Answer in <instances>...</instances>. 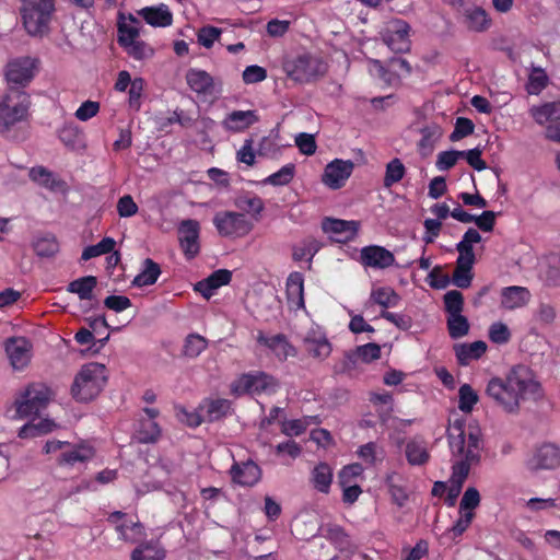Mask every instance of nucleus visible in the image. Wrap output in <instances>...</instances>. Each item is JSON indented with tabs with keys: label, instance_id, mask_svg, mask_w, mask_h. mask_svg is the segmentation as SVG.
Segmentation results:
<instances>
[{
	"label": "nucleus",
	"instance_id": "1",
	"mask_svg": "<svg viewBox=\"0 0 560 560\" xmlns=\"http://www.w3.org/2000/svg\"><path fill=\"white\" fill-rule=\"evenodd\" d=\"M486 394L506 413H517L521 404L540 396V384L532 372L522 365L513 368L504 377H492Z\"/></svg>",
	"mask_w": 560,
	"mask_h": 560
},
{
	"label": "nucleus",
	"instance_id": "2",
	"mask_svg": "<svg viewBox=\"0 0 560 560\" xmlns=\"http://www.w3.org/2000/svg\"><path fill=\"white\" fill-rule=\"evenodd\" d=\"M94 490L93 482L88 479H68L52 475L33 490L30 506L34 512H52L72 495Z\"/></svg>",
	"mask_w": 560,
	"mask_h": 560
},
{
	"label": "nucleus",
	"instance_id": "3",
	"mask_svg": "<svg viewBox=\"0 0 560 560\" xmlns=\"http://www.w3.org/2000/svg\"><path fill=\"white\" fill-rule=\"evenodd\" d=\"M447 440L453 466H466L470 471L472 465L480 462L483 450L481 430L477 424H467L463 418H454L447 428Z\"/></svg>",
	"mask_w": 560,
	"mask_h": 560
},
{
	"label": "nucleus",
	"instance_id": "4",
	"mask_svg": "<svg viewBox=\"0 0 560 560\" xmlns=\"http://www.w3.org/2000/svg\"><path fill=\"white\" fill-rule=\"evenodd\" d=\"M43 453L56 455V462L61 467L75 468L88 465L95 457L96 450L88 440L69 442L51 439L45 442Z\"/></svg>",
	"mask_w": 560,
	"mask_h": 560
},
{
	"label": "nucleus",
	"instance_id": "5",
	"mask_svg": "<svg viewBox=\"0 0 560 560\" xmlns=\"http://www.w3.org/2000/svg\"><path fill=\"white\" fill-rule=\"evenodd\" d=\"M50 388L43 383H32L15 397L12 408L8 411L12 419L21 420L37 416L51 399Z\"/></svg>",
	"mask_w": 560,
	"mask_h": 560
},
{
	"label": "nucleus",
	"instance_id": "6",
	"mask_svg": "<svg viewBox=\"0 0 560 560\" xmlns=\"http://www.w3.org/2000/svg\"><path fill=\"white\" fill-rule=\"evenodd\" d=\"M107 381L104 364L91 362L84 364L74 377L71 395L77 401L86 402L103 390Z\"/></svg>",
	"mask_w": 560,
	"mask_h": 560
},
{
	"label": "nucleus",
	"instance_id": "7",
	"mask_svg": "<svg viewBox=\"0 0 560 560\" xmlns=\"http://www.w3.org/2000/svg\"><path fill=\"white\" fill-rule=\"evenodd\" d=\"M54 11L55 0H21L20 14L27 34L31 36L46 34Z\"/></svg>",
	"mask_w": 560,
	"mask_h": 560
},
{
	"label": "nucleus",
	"instance_id": "8",
	"mask_svg": "<svg viewBox=\"0 0 560 560\" xmlns=\"http://www.w3.org/2000/svg\"><path fill=\"white\" fill-rule=\"evenodd\" d=\"M31 101L24 90L8 91L0 98V132L8 133L28 118Z\"/></svg>",
	"mask_w": 560,
	"mask_h": 560
},
{
	"label": "nucleus",
	"instance_id": "9",
	"mask_svg": "<svg viewBox=\"0 0 560 560\" xmlns=\"http://www.w3.org/2000/svg\"><path fill=\"white\" fill-rule=\"evenodd\" d=\"M283 71L294 82L308 83L323 75L326 66L318 57L302 52L288 57L283 62Z\"/></svg>",
	"mask_w": 560,
	"mask_h": 560
},
{
	"label": "nucleus",
	"instance_id": "10",
	"mask_svg": "<svg viewBox=\"0 0 560 560\" xmlns=\"http://www.w3.org/2000/svg\"><path fill=\"white\" fill-rule=\"evenodd\" d=\"M279 386L278 380L272 375L256 371L240 375L231 384V393L235 396L272 395L278 390Z\"/></svg>",
	"mask_w": 560,
	"mask_h": 560
},
{
	"label": "nucleus",
	"instance_id": "11",
	"mask_svg": "<svg viewBox=\"0 0 560 560\" xmlns=\"http://www.w3.org/2000/svg\"><path fill=\"white\" fill-rule=\"evenodd\" d=\"M38 68L39 60L35 57L22 56L9 60L4 68L8 91L23 90L35 78Z\"/></svg>",
	"mask_w": 560,
	"mask_h": 560
},
{
	"label": "nucleus",
	"instance_id": "12",
	"mask_svg": "<svg viewBox=\"0 0 560 560\" xmlns=\"http://www.w3.org/2000/svg\"><path fill=\"white\" fill-rule=\"evenodd\" d=\"M212 222L218 234L230 240L243 238L254 229L253 221L246 214L235 211H219Z\"/></svg>",
	"mask_w": 560,
	"mask_h": 560
},
{
	"label": "nucleus",
	"instance_id": "13",
	"mask_svg": "<svg viewBox=\"0 0 560 560\" xmlns=\"http://www.w3.org/2000/svg\"><path fill=\"white\" fill-rule=\"evenodd\" d=\"M409 30L407 22L395 19L384 25L381 35L390 50L406 52L410 48Z\"/></svg>",
	"mask_w": 560,
	"mask_h": 560
},
{
	"label": "nucleus",
	"instance_id": "14",
	"mask_svg": "<svg viewBox=\"0 0 560 560\" xmlns=\"http://www.w3.org/2000/svg\"><path fill=\"white\" fill-rule=\"evenodd\" d=\"M354 170L351 160L335 159L329 162L322 174V183L329 189L342 188Z\"/></svg>",
	"mask_w": 560,
	"mask_h": 560
},
{
	"label": "nucleus",
	"instance_id": "15",
	"mask_svg": "<svg viewBox=\"0 0 560 560\" xmlns=\"http://www.w3.org/2000/svg\"><path fill=\"white\" fill-rule=\"evenodd\" d=\"M188 88L202 98L220 93L221 84L206 70L190 68L185 74Z\"/></svg>",
	"mask_w": 560,
	"mask_h": 560
},
{
	"label": "nucleus",
	"instance_id": "16",
	"mask_svg": "<svg viewBox=\"0 0 560 560\" xmlns=\"http://www.w3.org/2000/svg\"><path fill=\"white\" fill-rule=\"evenodd\" d=\"M4 350L13 370L22 371L30 364L33 346L25 337L8 338Z\"/></svg>",
	"mask_w": 560,
	"mask_h": 560
},
{
	"label": "nucleus",
	"instance_id": "17",
	"mask_svg": "<svg viewBox=\"0 0 560 560\" xmlns=\"http://www.w3.org/2000/svg\"><path fill=\"white\" fill-rule=\"evenodd\" d=\"M303 347L310 357L318 361L326 360L332 351V346L320 327H312L306 331Z\"/></svg>",
	"mask_w": 560,
	"mask_h": 560
},
{
	"label": "nucleus",
	"instance_id": "18",
	"mask_svg": "<svg viewBox=\"0 0 560 560\" xmlns=\"http://www.w3.org/2000/svg\"><path fill=\"white\" fill-rule=\"evenodd\" d=\"M108 522L115 527V530L119 535V539L135 544L140 541L144 537V528L138 522H132L127 518V515L122 512H114L108 516Z\"/></svg>",
	"mask_w": 560,
	"mask_h": 560
},
{
	"label": "nucleus",
	"instance_id": "19",
	"mask_svg": "<svg viewBox=\"0 0 560 560\" xmlns=\"http://www.w3.org/2000/svg\"><path fill=\"white\" fill-rule=\"evenodd\" d=\"M179 244L188 259L196 257L200 250L199 222L192 219L184 220L178 226Z\"/></svg>",
	"mask_w": 560,
	"mask_h": 560
},
{
	"label": "nucleus",
	"instance_id": "20",
	"mask_svg": "<svg viewBox=\"0 0 560 560\" xmlns=\"http://www.w3.org/2000/svg\"><path fill=\"white\" fill-rule=\"evenodd\" d=\"M530 470L555 469L560 466V446L545 443L528 459Z\"/></svg>",
	"mask_w": 560,
	"mask_h": 560
},
{
	"label": "nucleus",
	"instance_id": "21",
	"mask_svg": "<svg viewBox=\"0 0 560 560\" xmlns=\"http://www.w3.org/2000/svg\"><path fill=\"white\" fill-rule=\"evenodd\" d=\"M360 261L373 269H386L395 264L394 254L380 245L364 246L360 250Z\"/></svg>",
	"mask_w": 560,
	"mask_h": 560
},
{
	"label": "nucleus",
	"instance_id": "22",
	"mask_svg": "<svg viewBox=\"0 0 560 560\" xmlns=\"http://www.w3.org/2000/svg\"><path fill=\"white\" fill-rule=\"evenodd\" d=\"M323 230L338 243L352 241L358 233L359 222L340 219H326L323 222Z\"/></svg>",
	"mask_w": 560,
	"mask_h": 560
},
{
	"label": "nucleus",
	"instance_id": "23",
	"mask_svg": "<svg viewBox=\"0 0 560 560\" xmlns=\"http://www.w3.org/2000/svg\"><path fill=\"white\" fill-rule=\"evenodd\" d=\"M500 306L504 311H514L525 307L532 294L529 290L521 285L504 287L500 291Z\"/></svg>",
	"mask_w": 560,
	"mask_h": 560
},
{
	"label": "nucleus",
	"instance_id": "24",
	"mask_svg": "<svg viewBox=\"0 0 560 560\" xmlns=\"http://www.w3.org/2000/svg\"><path fill=\"white\" fill-rule=\"evenodd\" d=\"M230 474L233 482L242 487H253L261 478L260 467L252 460L234 463Z\"/></svg>",
	"mask_w": 560,
	"mask_h": 560
},
{
	"label": "nucleus",
	"instance_id": "25",
	"mask_svg": "<svg viewBox=\"0 0 560 560\" xmlns=\"http://www.w3.org/2000/svg\"><path fill=\"white\" fill-rule=\"evenodd\" d=\"M259 121L256 110H233L222 120V127L230 132H242Z\"/></svg>",
	"mask_w": 560,
	"mask_h": 560
},
{
	"label": "nucleus",
	"instance_id": "26",
	"mask_svg": "<svg viewBox=\"0 0 560 560\" xmlns=\"http://www.w3.org/2000/svg\"><path fill=\"white\" fill-rule=\"evenodd\" d=\"M137 13L153 27H167L173 24V13L164 3L142 8Z\"/></svg>",
	"mask_w": 560,
	"mask_h": 560
},
{
	"label": "nucleus",
	"instance_id": "27",
	"mask_svg": "<svg viewBox=\"0 0 560 560\" xmlns=\"http://www.w3.org/2000/svg\"><path fill=\"white\" fill-rule=\"evenodd\" d=\"M232 272L228 269H219L212 272L206 279L195 284V291L199 292L203 298L210 299L215 291L230 283Z\"/></svg>",
	"mask_w": 560,
	"mask_h": 560
},
{
	"label": "nucleus",
	"instance_id": "28",
	"mask_svg": "<svg viewBox=\"0 0 560 560\" xmlns=\"http://www.w3.org/2000/svg\"><path fill=\"white\" fill-rule=\"evenodd\" d=\"M529 115L539 126L556 125L560 121V101L547 102L540 105H533Z\"/></svg>",
	"mask_w": 560,
	"mask_h": 560
},
{
	"label": "nucleus",
	"instance_id": "29",
	"mask_svg": "<svg viewBox=\"0 0 560 560\" xmlns=\"http://www.w3.org/2000/svg\"><path fill=\"white\" fill-rule=\"evenodd\" d=\"M257 341L260 345L269 348L280 360H285L289 357L295 355L294 347L281 334L268 337L262 332H259L257 336Z\"/></svg>",
	"mask_w": 560,
	"mask_h": 560
},
{
	"label": "nucleus",
	"instance_id": "30",
	"mask_svg": "<svg viewBox=\"0 0 560 560\" xmlns=\"http://www.w3.org/2000/svg\"><path fill=\"white\" fill-rule=\"evenodd\" d=\"M464 25L472 32L481 33L487 31L491 25V19L481 7H470L464 11Z\"/></svg>",
	"mask_w": 560,
	"mask_h": 560
},
{
	"label": "nucleus",
	"instance_id": "31",
	"mask_svg": "<svg viewBox=\"0 0 560 560\" xmlns=\"http://www.w3.org/2000/svg\"><path fill=\"white\" fill-rule=\"evenodd\" d=\"M487 343L478 340L470 343L454 346L457 361L460 365H468L471 361L480 359L487 351Z\"/></svg>",
	"mask_w": 560,
	"mask_h": 560
},
{
	"label": "nucleus",
	"instance_id": "32",
	"mask_svg": "<svg viewBox=\"0 0 560 560\" xmlns=\"http://www.w3.org/2000/svg\"><path fill=\"white\" fill-rule=\"evenodd\" d=\"M385 486L390 495L392 502L397 506L402 508L409 499L402 477L395 471L389 472L385 477Z\"/></svg>",
	"mask_w": 560,
	"mask_h": 560
},
{
	"label": "nucleus",
	"instance_id": "33",
	"mask_svg": "<svg viewBox=\"0 0 560 560\" xmlns=\"http://www.w3.org/2000/svg\"><path fill=\"white\" fill-rule=\"evenodd\" d=\"M288 302L295 308H304V278L301 272H291L287 279Z\"/></svg>",
	"mask_w": 560,
	"mask_h": 560
},
{
	"label": "nucleus",
	"instance_id": "34",
	"mask_svg": "<svg viewBox=\"0 0 560 560\" xmlns=\"http://www.w3.org/2000/svg\"><path fill=\"white\" fill-rule=\"evenodd\" d=\"M140 35V23L139 21L129 15L128 18H122L118 22V44L124 48L128 44L139 39Z\"/></svg>",
	"mask_w": 560,
	"mask_h": 560
},
{
	"label": "nucleus",
	"instance_id": "35",
	"mask_svg": "<svg viewBox=\"0 0 560 560\" xmlns=\"http://www.w3.org/2000/svg\"><path fill=\"white\" fill-rule=\"evenodd\" d=\"M481 235L476 229H468L462 240L456 244L457 259L476 261L474 245L481 242Z\"/></svg>",
	"mask_w": 560,
	"mask_h": 560
},
{
	"label": "nucleus",
	"instance_id": "36",
	"mask_svg": "<svg viewBox=\"0 0 560 560\" xmlns=\"http://www.w3.org/2000/svg\"><path fill=\"white\" fill-rule=\"evenodd\" d=\"M332 468L327 463H319L311 472V482L317 491L328 493L332 482Z\"/></svg>",
	"mask_w": 560,
	"mask_h": 560
},
{
	"label": "nucleus",
	"instance_id": "37",
	"mask_svg": "<svg viewBox=\"0 0 560 560\" xmlns=\"http://www.w3.org/2000/svg\"><path fill=\"white\" fill-rule=\"evenodd\" d=\"M161 275L160 266L150 258L143 260L140 272L132 280L135 287H147L154 284Z\"/></svg>",
	"mask_w": 560,
	"mask_h": 560
},
{
	"label": "nucleus",
	"instance_id": "38",
	"mask_svg": "<svg viewBox=\"0 0 560 560\" xmlns=\"http://www.w3.org/2000/svg\"><path fill=\"white\" fill-rule=\"evenodd\" d=\"M469 471H467L466 466H452V476L450 478L448 493L446 503L450 506L455 504V501L460 493L462 487L468 477Z\"/></svg>",
	"mask_w": 560,
	"mask_h": 560
},
{
	"label": "nucleus",
	"instance_id": "39",
	"mask_svg": "<svg viewBox=\"0 0 560 560\" xmlns=\"http://www.w3.org/2000/svg\"><path fill=\"white\" fill-rule=\"evenodd\" d=\"M474 265L475 261L456 259V266L452 276L453 284L460 289L469 288L474 279Z\"/></svg>",
	"mask_w": 560,
	"mask_h": 560
},
{
	"label": "nucleus",
	"instance_id": "40",
	"mask_svg": "<svg viewBox=\"0 0 560 560\" xmlns=\"http://www.w3.org/2000/svg\"><path fill=\"white\" fill-rule=\"evenodd\" d=\"M283 144L279 142V133H270L260 139L257 147L259 156L276 160L282 154Z\"/></svg>",
	"mask_w": 560,
	"mask_h": 560
},
{
	"label": "nucleus",
	"instance_id": "41",
	"mask_svg": "<svg viewBox=\"0 0 560 560\" xmlns=\"http://www.w3.org/2000/svg\"><path fill=\"white\" fill-rule=\"evenodd\" d=\"M406 457L412 466L425 464L430 457L425 442L419 439L410 440L406 445Z\"/></svg>",
	"mask_w": 560,
	"mask_h": 560
},
{
	"label": "nucleus",
	"instance_id": "42",
	"mask_svg": "<svg viewBox=\"0 0 560 560\" xmlns=\"http://www.w3.org/2000/svg\"><path fill=\"white\" fill-rule=\"evenodd\" d=\"M96 284L97 280L94 276H85L71 281L67 290L70 293L77 294L80 300H91Z\"/></svg>",
	"mask_w": 560,
	"mask_h": 560
},
{
	"label": "nucleus",
	"instance_id": "43",
	"mask_svg": "<svg viewBox=\"0 0 560 560\" xmlns=\"http://www.w3.org/2000/svg\"><path fill=\"white\" fill-rule=\"evenodd\" d=\"M165 550L159 541L139 545L131 553V560H163Z\"/></svg>",
	"mask_w": 560,
	"mask_h": 560
},
{
	"label": "nucleus",
	"instance_id": "44",
	"mask_svg": "<svg viewBox=\"0 0 560 560\" xmlns=\"http://www.w3.org/2000/svg\"><path fill=\"white\" fill-rule=\"evenodd\" d=\"M231 409V402L228 399L218 398L205 401L199 410L209 421L218 420L225 416Z\"/></svg>",
	"mask_w": 560,
	"mask_h": 560
},
{
	"label": "nucleus",
	"instance_id": "45",
	"mask_svg": "<svg viewBox=\"0 0 560 560\" xmlns=\"http://www.w3.org/2000/svg\"><path fill=\"white\" fill-rule=\"evenodd\" d=\"M320 249V244L313 237H307L293 247V259L295 261L311 262L316 253Z\"/></svg>",
	"mask_w": 560,
	"mask_h": 560
},
{
	"label": "nucleus",
	"instance_id": "46",
	"mask_svg": "<svg viewBox=\"0 0 560 560\" xmlns=\"http://www.w3.org/2000/svg\"><path fill=\"white\" fill-rule=\"evenodd\" d=\"M296 167L293 163L283 165L279 171L270 174L264 180V185L285 186L289 185L295 176Z\"/></svg>",
	"mask_w": 560,
	"mask_h": 560
},
{
	"label": "nucleus",
	"instance_id": "47",
	"mask_svg": "<svg viewBox=\"0 0 560 560\" xmlns=\"http://www.w3.org/2000/svg\"><path fill=\"white\" fill-rule=\"evenodd\" d=\"M479 401L478 393L469 385L463 384L458 389V409L470 413Z\"/></svg>",
	"mask_w": 560,
	"mask_h": 560
},
{
	"label": "nucleus",
	"instance_id": "48",
	"mask_svg": "<svg viewBox=\"0 0 560 560\" xmlns=\"http://www.w3.org/2000/svg\"><path fill=\"white\" fill-rule=\"evenodd\" d=\"M56 428L55 423L48 419L39 420L37 423L30 422L19 430L21 439L34 438L40 434L49 433Z\"/></svg>",
	"mask_w": 560,
	"mask_h": 560
},
{
	"label": "nucleus",
	"instance_id": "49",
	"mask_svg": "<svg viewBox=\"0 0 560 560\" xmlns=\"http://www.w3.org/2000/svg\"><path fill=\"white\" fill-rule=\"evenodd\" d=\"M161 435V429L155 421H141L135 438L140 443H154Z\"/></svg>",
	"mask_w": 560,
	"mask_h": 560
},
{
	"label": "nucleus",
	"instance_id": "50",
	"mask_svg": "<svg viewBox=\"0 0 560 560\" xmlns=\"http://www.w3.org/2000/svg\"><path fill=\"white\" fill-rule=\"evenodd\" d=\"M124 50L136 60L151 59L155 55V49L142 39H137L124 47Z\"/></svg>",
	"mask_w": 560,
	"mask_h": 560
},
{
	"label": "nucleus",
	"instance_id": "51",
	"mask_svg": "<svg viewBox=\"0 0 560 560\" xmlns=\"http://www.w3.org/2000/svg\"><path fill=\"white\" fill-rule=\"evenodd\" d=\"M548 84V75L541 68L534 67L528 75L526 91L530 95H538Z\"/></svg>",
	"mask_w": 560,
	"mask_h": 560
},
{
	"label": "nucleus",
	"instance_id": "52",
	"mask_svg": "<svg viewBox=\"0 0 560 560\" xmlns=\"http://www.w3.org/2000/svg\"><path fill=\"white\" fill-rule=\"evenodd\" d=\"M406 173L405 165L399 159H393L386 164L385 176L383 185L390 188L394 184L400 182Z\"/></svg>",
	"mask_w": 560,
	"mask_h": 560
},
{
	"label": "nucleus",
	"instance_id": "53",
	"mask_svg": "<svg viewBox=\"0 0 560 560\" xmlns=\"http://www.w3.org/2000/svg\"><path fill=\"white\" fill-rule=\"evenodd\" d=\"M115 245L116 241L113 237H104L97 244L86 246L82 252L81 258L86 261L90 260L91 258L109 254L114 250Z\"/></svg>",
	"mask_w": 560,
	"mask_h": 560
},
{
	"label": "nucleus",
	"instance_id": "54",
	"mask_svg": "<svg viewBox=\"0 0 560 560\" xmlns=\"http://www.w3.org/2000/svg\"><path fill=\"white\" fill-rule=\"evenodd\" d=\"M371 299L374 303L383 307L396 306L399 301L398 294L389 287H381L372 290Z\"/></svg>",
	"mask_w": 560,
	"mask_h": 560
},
{
	"label": "nucleus",
	"instance_id": "55",
	"mask_svg": "<svg viewBox=\"0 0 560 560\" xmlns=\"http://www.w3.org/2000/svg\"><path fill=\"white\" fill-rule=\"evenodd\" d=\"M447 329L451 338H462L469 331L468 319L462 314L451 315L447 317Z\"/></svg>",
	"mask_w": 560,
	"mask_h": 560
},
{
	"label": "nucleus",
	"instance_id": "56",
	"mask_svg": "<svg viewBox=\"0 0 560 560\" xmlns=\"http://www.w3.org/2000/svg\"><path fill=\"white\" fill-rule=\"evenodd\" d=\"M459 516L455 524L444 533V537H448L452 540L460 537L472 523L476 513L458 512Z\"/></svg>",
	"mask_w": 560,
	"mask_h": 560
},
{
	"label": "nucleus",
	"instance_id": "57",
	"mask_svg": "<svg viewBox=\"0 0 560 560\" xmlns=\"http://www.w3.org/2000/svg\"><path fill=\"white\" fill-rule=\"evenodd\" d=\"M222 30L212 25H206L198 30L197 42L200 46L210 49L220 39Z\"/></svg>",
	"mask_w": 560,
	"mask_h": 560
},
{
	"label": "nucleus",
	"instance_id": "58",
	"mask_svg": "<svg viewBox=\"0 0 560 560\" xmlns=\"http://www.w3.org/2000/svg\"><path fill=\"white\" fill-rule=\"evenodd\" d=\"M208 346L207 340L197 334L187 336L184 345V354L188 358L198 357Z\"/></svg>",
	"mask_w": 560,
	"mask_h": 560
},
{
	"label": "nucleus",
	"instance_id": "59",
	"mask_svg": "<svg viewBox=\"0 0 560 560\" xmlns=\"http://www.w3.org/2000/svg\"><path fill=\"white\" fill-rule=\"evenodd\" d=\"M236 206L241 210L245 211L246 213H250L253 215H259L265 208V203H264L262 199L258 196H252V195H246V196L240 197L236 200Z\"/></svg>",
	"mask_w": 560,
	"mask_h": 560
},
{
	"label": "nucleus",
	"instance_id": "60",
	"mask_svg": "<svg viewBox=\"0 0 560 560\" xmlns=\"http://www.w3.org/2000/svg\"><path fill=\"white\" fill-rule=\"evenodd\" d=\"M480 493L475 487H468L459 502L458 512L475 513V510L480 505Z\"/></svg>",
	"mask_w": 560,
	"mask_h": 560
},
{
	"label": "nucleus",
	"instance_id": "61",
	"mask_svg": "<svg viewBox=\"0 0 560 560\" xmlns=\"http://www.w3.org/2000/svg\"><path fill=\"white\" fill-rule=\"evenodd\" d=\"M364 468L359 463H353L345 466L339 475L338 482L339 483H358L360 479L363 478Z\"/></svg>",
	"mask_w": 560,
	"mask_h": 560
},
{
	"label": "nucleus",
	"instance_id": "62",
	"mask_svg": "<svg viewBox=\"0 0 560 560\" xmlns=\"http://www.w3.org/2000/svg\"><path fill=\"white\" fill-rule=\"evenodd\" d=\"M445 311L451 315L462 314L464 307L463 294L457 290H451L444 295Z\"/></svg>",
	"mask_w": 560,
	"mask_h": 560
},
{
	"label": "nucleus",
	"instance_id": "63",
	"mask_svg": "<svg viewBox=\"0 0 560 560\" xmlns=\"http://www.w3.org/2000/svg\"><path fill=\"white\" fill-rule=\"evenodd\" d=\"M30 178L40 186L54 189L56 187V179L54 174L43 166H35L30 170Z\"/></svg>",
	"mask_w": 560,
	"mask_h": 560
},
{
	"label": "nucleus",
	"instance_id": "64",
	"mask_svg": "<svg viewBox=\"0 0 560 560\" xmlns=\"http://www.w3.org/2000/svg\"><path fill=\"white\" fill-rule=\"evenodd\" d=\"M368 70L371 75L376 77L388 84H393L397 81V75L392 73L389 69H386L377 59L368 60Z\"/></svg>",
	"mask_w": 560,
	"mask_h": 560
}]
</instances>
